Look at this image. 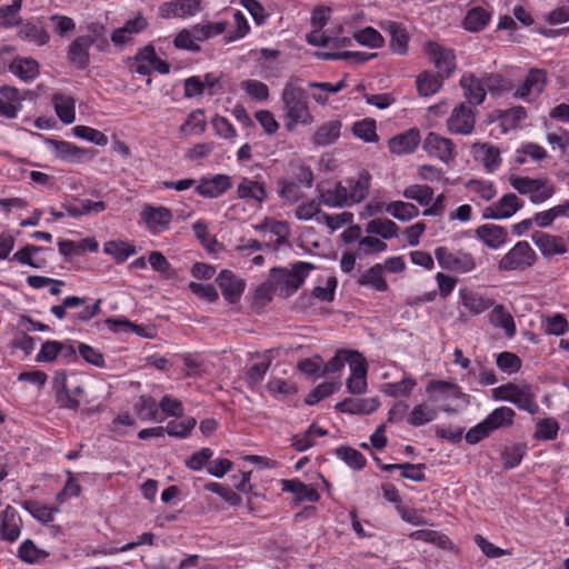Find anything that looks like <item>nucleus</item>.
I'll use <instances>...</instances> for the list:
<instances>
[{
  "mask_svg": "<svg viewBox=\"0 0 569 569\" xmlns=\"http://www.w3.org/2000/svg\"><path fill=\"white\" fill-rule=\"evenodd\" d=\"M281 100L286 117L289 120L286 124L288 130H292L298 123L308 124L312 122L307 103V92L299 86L298 79L291 78L286 82Z\"/></svg>",
  "mask_w": 569,
  "mask_h": 569,
  "instance_id": "obj_1",
  "label": "nucleus"
},
{
  "mask_svg": "<svg viewBox=\"0 0 569 569\" xmlns=\"http://www.w3.org/2000/svg\"><path fill=\"white\" fill-rule=\"evenodd\" d=\"M516 411L507 406H501L491 411L481 422L470 428L466 433V441L476 445L486 439L498 429L509 428L513 425Z\"/></svg>",
  "mask_w": 569,
  "mask_h": 569,
  "instance_id": "obj_2",
  "label": "nucleus"
},
{
  "mask_svg": "<svg viewBox=\"0 0 569 569\" xmlns=\"http://www.w3.org/2000/svg\"><path fill=\"white\" fill-rule=\"evenodd\" d=\"M491 397L496 401H507L519 409L535 415L539 410L532 388L527 382H508L491 389Z\"/></svg>",
  "mask_w": 569,
  "mask_h": 569,
  "instance_id": "obj_3",
  "label": "nucleus"
},
{
  "mask_svg": "<svg viewBox=\"0 0 569 569\" xmlns=\"http://www.w3.org/2000/svg\"><path fill=\"white\" fill-rule=\"evenodd\" d=\"M509 182L520 194L528 196L533 204H541L556 193L555 184L548 179L512 176Z\"/></svg>",
  "mask_w": 569,
  "mask_h": 569,
  "instance_id": "obj_4",
  "label": "nucleus"
},
{
  "mask_svg": "<svg viewBox=\"0 0 569 569\" xmlns=\"http://www.w3.org/2000/svg\"><path fill=\"white\" fill-rule=\"evenodd\" d=\"M537 254L527 241H518L509 249L498 262V270L502 272L523 271L532 267Z\"/></svg>",
  "mask_w": 569,
  "mask_h": 569,
  "instance_id": "obj_5",
  "label": "nucleus"
},
{
  "mask_svg": "<svg viewBox=\"0 0 569 569\" xmlns=\"http://www.w3.org/2000/svg\"><path fill=\"white\" fill-rule=\"evenodd\" d=\"M435 257L442 269L451 272L468 273L477 268L476 258L463 250L451 251L447 247H438Z\"/></svg>",
  "mask_w": 569,
  "mask_h": 569,
  "instance_id": "obj_6",
  "label": "nucleus"
},
{
  "mask_svg": "<svg viewBox=\"0 0 569 569\" xmlns=\"http://www.w3.org/2000/svg\"><path fill=\"white\" fill-rule=\"evenodd\" d=\"M313 269L315 266L312 263L299 261L295 263L290 270L273 268L272 274L283 284L282 290L286 291V296H290L300 288L305 278Z\"/></svg>",
  "mask_w": 569,
  "mask_h": 569,
  "instance_id": "obj_7",
  "label": "nucleus"
},
{
  "mask_svg": "<svg viewBox=\"0 0 569 569\" xmlns=\"http://www.w3.org/2000/svg\"><path fill=\"white\" fill-rule=\"evenodd\" d=\"M523 208V201L512 192L506 193L497 201L486 207L482 212L485 219L506 220Z\"/></svg>",
  "mask_w": 569,
  "mask_h": 569,
  "instance_id": "obj_8",
  "label": "nucleus"
},
{
  "mask_svg": "<svg viewBox=\"0 0 569 569\" xmlns=\"http://www.w3.org/2000/svg\"><path fill=\"white\" fill-rule=\"evenodd\" d=\"M428 400L436 406L439 411L451 412L448 401L457 399L460 396V389L453 383L436 380L430 381L426 388Z\"/></svg>",
  "mask_w": 569,
  "mask_h": 569,
  "instance_id": "obj_9",
  "label": "nucleus"
},
{
  "mask_svg": "<svg viewBox=\"0 0 569 569\" xmlns=\"http://www.w3.org/2000/svg\"><path fill=\"white\" fill-rule=\"evenodd\" d=\"M425 52L439 74L450 77L456 70V56L451 49L438 42L429 41L425 44Z\"/></svg>",
  "mask_w": 569,
  "mask_h": 569,
  "instance_id": "obj_10",
  "label": "nucleus"
},
{
  "mask_svg": "<svg viewBox=\"0 0 569 569\" xmlns=\"http://www.w3.org/2000/svg\"><path fill=\"white\" fill-rule=\"evenodd\" d=\"M140 216L147 229L152 234L168 230L173 220L171 210L163 206L154 207L152 204H144Z\"/></svg>",
  "mask_w": 569,
  "mask_h": 569,
  "instance_id": "obj_11",
  "label": "nucleus"
},
{
  "mask_svg": "<svg viewBox=\"0 0 569 569\" xmlns=\"http://www.w3.org/2000/svg\"><path fill=\"white\" fill-rule=\"evenodd\" d=\"M475 124L476 113L465 103L456 106L447 119V129L452 134L469 136L472 133Z\"/></svg>",
  "mask_w": 569,
  "mask_h": 569,
  "instance_id": "obj_12",
  "label": "nucleus"
},
{
  "mask_svg": "<svg viewBox=\"0 0 569 569\" xmlns=\"http://www.w3.org/2000/svg\"><path fill=\"white\" fill-rule=\"evenodd\" d=\"M422 147L430 157H435L446 164L453 161L456 157L453 142L449 138L442 137L436 132H429L427 134Z\"/></svg>",
  "mask_w": 569,
  "mask_h": 569,
  "instance_id": "obj_13",
  "label": "nucleus"
},
{
  "mask_svg": "<svg viewBox=\"0 0 569 569\" xmlns=\"http://www.w3.org/2000/svg\"><path fill=\"white\" fill-rule=\"evenodd\" d=\"M547 82L546 72L542 70H530L523 82L518 86L513 96L527 102L536 100L543 91Z\"/></svg>",
  "mask_w": 569,
  "mask_h": 569,
  "instance_id": "obj_14",
  "label": "nucleus"
},
{
  "mask_svg": "<svg viewBox=\"0 0 569 569\" xmlns=\"http://www.w3.org/2000/svg\"><path fill=\"white\" fill-rule=\"evenodd\" d=\"M471 151L475 160L481 163L488 173L497 171L502 163L500 149L491 143L476 142L472 144Z\"/></svg>",
  "mask_w": 569,
  "mask_h": 569,
  "instance_id": "obj_15",
  "label": "nucleus"
},
{
  "mask_svg": "<svg viewBox=\"0 0 569 569\" xmlns=\"http://www.w3.org/2000/svg\"><path fill=\"white\" fill-rule=\"evenodd\" d=\"M200 9V0H171L159 7V16L162 19H183L197 14Z\"/></svg>",
  "mask_w": 569,
  "mask_h": 569,
  "instance_id": "obj_16",
  "label": "nucleus"
},
{
  "mask_svg": "<svg viewBox=\"0 0 569 569\" xmlns=\"http://www.w3.org/2000/svg\"><path fill=\"white\" fill-rule=\"evenodd\" d=\"M476 237L486 247L492 250H499L509 242V234L507 228L486 223L476 229Z\"/></svg>",
  "mask_w": 569,
  "mask_h": 569,
  "instance_id": "obj_17",
  "label": "nucleus"
},
{
  "mask_svg": "<svg viewBox=\"0 0 569 569\" xmlns=\"http://www.w3.org/2000/svg\"><path fill=\"white\" fill-rule=\"evenodd\" d=\"M94 43L91 36H79L69 46L67 58L68 61L77 69L83 70L89 66V50Z\"/></svg>",
  "mask_w": 569,
  "mask_h": 569,
  "instance_id": "obj_18",
  "label": "nucleus"
},
{
  "mask_svg": "<svg viewBox=\"0 0 569 569\" xmlns=\"http://www.w3.org/2000/svg\"><path fill=\"white\" fill-rule=\"evenodd\" d=\"M531 239L543 257L565 254L568 251L567 243L561 236L537 231Z\"/></svg>",
  "mask_w": 569,
  "mask_h": 569,
  "instance_id": "obj_19",
  "label": "nucleus"
},
{
  "mask_svg": "<svg viewBox=\"0 0 569 569\" xmlns=\"http://www.w3.org/2000/svg\"><path fill=\"white\" fill-rule=\"evenodd\" d=\"M52 388L58 406L63 409L78 410L80 401L72 395V390L67 381L64 371L56 372L52 379Z\"/></svg>",
  "mask_w": 569,
  "mask_h": 569,
  "instance_id": "obj_20",
  "label": "nucleus"
},
{
  "mask_svg": "<svg viewBox=\"0 0 569 569\" xmlns=\"http://www.w3.org/2000/svg\"><path fill=\"white\" fill-rule=\"evenodd\" d=\"M460 87L466 100L472 106H479L485 101L487 96L486 83L483 77H476L472 73H465L460 81Z\"/></svg>",
  "mask_w": 569,
  "mask_h": 569,
  "instance_id": "obj_21",
  "label": "nucleus"
},
{
  "mask_svg": "<svg viewBox=\"0 0 569 569\" xmlns=\"http://www.w3.org/2000/svg\"><path fill=\"white\" fill-rule=\"evenodd\" d=\"M349 365L350 377L347 379V387L351 393L356 392L353 380L356 378V351L353 350H338L336 356L325 365L322 372H337L341 370L345 365Z\"/></svg>",
  "mask_w": 569,
  "mask_h": 569,
  "instance_id": "obj_22",
  "label": "nucleus"
},
{
  "mask_svg": "<svg viewBox=\"0 0 569 569\" xmlns=\"http://www.w3.org/2000/svg\"><path fill=\"white\" fill-rule=\"evenodd\" d=\"M232 187L228 174H216L211 178H202L196 187V192L204 198H218Z\"/></svg>",
  "mask_w": 569,
  "mask_h": 569,
  "instance_id": "obj_23",
  "label": "nucleus"
},
{
  "mask_svg": "<svg viewBox=\"0 0 569 569\" xmlns=\"http://www.w3.org/2000/svg\"><path fill=\"white\" fill-rule=\"evenodd\" d=\"M22 520L11 506H7L0 513V538L8 542L16 541L21 531Z\"/></svg>",
  "mask_w": 569,
  "mask_h": 569,
  "instance_id": "obj_24",
  "label": "nucleus"
},
{
  "mask_svg": "<svg viewBox=\"0 0 569 569\" xmlns=\"http://www.w3.org/2000/svg\"><path fill=\"white\" fill-rule=\"evenodd\" d=\"M216 281L221 289L223 298L229 303H236L240 299L244 290V281L242 279L236 277L229 270H222Z\"/></svg>",
  "mask_w": 569,
  "mask_h": 569,
  "instance_id": "obj_25",
  "label": "nucleus"
},
{
  "mask_svg": "<svg viewBox=\"0 0 569 569\" xmlns=\"http://www.w3.org/2000/svg\"><path fill=\"white\" fill-rule=\"evenodd\" d=\"M459 301L465 310H467L471 316L481 315L492 306V300L490 298L467 288L459 290Z\"/></svg>",
  "mask_w": 569,
  "mask_h": 569,
  "instance_id": "obj_26",
  "label": "nucleus"
},
{
  "mask_svg": "<svg viewBox=\"0 0 569 569\" xmlns=\"http://www.w3.org/2000/svg\"><path fill=\"white\" fill-rule=\"evenodd\" d=\"M47 144L52 148L54 156L62 161L79 162L86 157H92L91 151L81 149L67 141L48 139Z\"/></svg>",
  "mask_w": 569,
  "mask_h": 569,
  "instance_id": "obj_27",
  "label": "nucleus"
},
{
  "mask_svg": "<svg viewBox=\"0 0 569 569\" xmlns=\"http://www.w3.org/2000/svg\"><path fill=\"white\" fill-rule=\"evenodd\" d=\"M418 129H409L389 140V149L395 154H407L413 152L420 143Z\"/></svg>",
  "mask_w": 569,
  "mask_h": 569,
  "instance_id": "obj_28",
  "label": "nucleus"
},
{
  "mask_svg": "<svg viewBox=\"0 0 569 569\" xmlns=\"http://www.w3.org/2000/svg\"><path fill=\"white\" fill-rule=\"evenodd\" d=\"M237 196L242 200H253L262 203L268 198V192L262 182L249 178H242L237 188Z\"/></svg>",
  "mask_w": 569,
  "mask_h": 569,
  "instance_id": "obj_29",
  "label": "nucleus"
},
{
  "mask_svg": "<svg viewBox=\"0 0 569 569\" xmlns=\"http://www.w3.org/2000/svg\"><path fill=\"white\" fill-rule=\"evenodd\" d=\"M386 213L400 222H409L419 217L420 210L410 201L393 200L386 204Z\"/></svg>",
  "mask_w": 569,
  "mask_h": 569,
  "instance_id": "obj_30",
  "label": "nucleus"
},
{
  "mask_svg": "<svg viewBox=\"0 0 569 569\" xmlns=\"http://www.w3.org/2000/svg\"><path fill=\"white\" fill-rule=\"evenodd\" d=\"M147 24V20L142 16H137L128 20L123 27L116 29L111 34V41L114 44L128 43L132 36L144 30Z\"/></svg>",
  "mask_w": 569,
  "mask_h": 569,
  "instance_id": "obj_31",
  "label": "nucleus"
},
{
  "mask_svg": "<svg viewBox=\"0 0 569 569\" xmlns=\"http://www.w3.org/2000/svg\"><path fill=\"white\" fill-rule=\"evenodd\" d=\"M399 226L387 218H375L366 224V232L372 236H379L381 240H390L399 236Z\"/></svg>",
  "mask_w": 569,
  "mask_h": 569,
  "instance_id": "obj_32",
  "label": "nucleus"
},
{
  "mask_svg": "<svg viewBox=\"0 0 569 569\" xmlns=\"http://www.w3.org/2000/svg\"><path fill=\"white\" fill-rule=\"evenodd\" d=\"M9 70L24 82L32 81L39 76V63L32 58H14L9 64Z\"/></svg>",
  "mask_w": 569,
  "mask_h": 569,
  "instance_id": "obj_33",
  "label": "nucleus"
},
{
  "mask_svg": "<svg viewBox=\"0 0 569 569\" xmlns=\"http://www.w3.org/2000/svg\"><path fill=\"white\" fill-rule=\"evenodd\" d=\"M154 53L156 51L152 46H146L132 59L129 60V70L142 76L150 74L153 67Z\"/></svg>",
  "mask_w": 569,
  "mask_h": 569,
  "instance_id": "obj_34",
  "label": "nucleus"
},
{
  "mask_svg": "<svg viewBox=\"0 0 569 569\" xmlns=\"http://www.w3.org/2000/svg\"><path fill=\"white\" fill-rule=\"evenodd\" d=\"M465 186L472 200L490 201L498 192L496 184L486 179H471Z\"/></svg>",
  "mask_w": 569,
  "mask_h": 569,
  "instance_id": "obj_35",
  "label": "nucleus"
},
{
  "mask_svg": "<svg viewBox=\"0 0 569 569\" xmlns=\"http://www.w3.org/2000/svg\"><path fill=\"white\" fill-rule=\"evenodd\" d=\"M439 409L432 402H421L416 405L408 415V423L413 427H420L433 421L438 416Z\"/></svg>",
  "mask_w": 569,
  "mask_h": 569,
  "instance_id": "obj_36",
  "label": "nucleus"
},
{
  "mask_svg": "<svg viewBox=\"0 0 569 569\" xmlns=\"http://www.w3.org/2000/svg\"><path fill=\"white\" fill-rule=\"evenodd\" d=\"M386 30L390 34V48L397 54H406L408 51L409 34L407 30L399 23L388 21Z\"/></svg>",
  "mask_w": 569,
  "mask_h": 569,
  "instance_id": "obj_37",
  "label": "nucleus"
},
{
  "mask_svg": "<svg viewBox=\"0 0 569 569\" xmlns=\"http://www.w3.org/2000/svg\"><path fill=\"white\" fill-rule=\"evenodd\" d=\"M401 196L407 200L417 202L426 209L432 200L433 189L428 184L412 183L401 191Z\"/></svg>",
  "mask_w": 569,
  "mask_h": 569,
  "instance_id": "obj_38",
  "label": "nucleus"
},
{
  "mask_svg": "<svg viewBox=\"0 0 569 569\" xmlns=\"http://www.w3.org/2000/svg\"><path fill=\"white\" fill-rule=\"evenodd\" d=\"M282 490L293 493L298 501L315 502L319 499V493L316 489L305 485L298 479L282 480Z\"/></svg>",
  "mask_w": 569,
  "mask_h": 569,
  "instance_id": "obj_39",
  "label": "nucleus"
},
{
  "mask_svg": "<svg viewBox=\"0 0 569 569\" xmlns=\"http://www.w3.org/2000/svg\"><path fill=\"white\" fill-rule=\"evenodd\" d=\"M52 101L58 118L66 124L72 123L76 119L74 99L63 93H56Z\"/></svg>",
  "mask_w": 569,
  "mask_h": 569,
  "instance_id": "obj_40",
  "label": "nucleus"
},
{
  "mask_svg": "<svg viewBox=\"0 0 569 569\" xmlns=\"http://www.w3.org/2000/svg\"><path fill=\"white\" fill-rule=\"evenodd\" d=\"M17 36L29 42H33L38 46H44L49 42V33L43 27L37 26L30 21L21 24Z\"/></svg>",
  "mask_w": 569,
  "mask_h": 569,
  "instance_id": "obj_41",
  "label": "nucleus"
},
{
  "mask_svg": "<svg viewBox=\"0 0 569 569\" xmlns=\"http://www.w3.org/2000/svg\"><path fill=\"white\" fill-rule=\"evenodd\" d=\"M490 321L495 327L503 329L507 337L512 338L516 335V322L512 316L505 310L503 306L497 305L492 309Z\"/></svg>",
  "mask_w": 569,
  "mask_h": 569,
  "instance_id": "obj_42",
  "label": "nucleus"
},
{
  "mask_svg": "<svg viewBox=\"0 0 569 569\" xmlns=\"http://www.w3.org/2000/svg\"><path fill=\"white\" fill-rule=\"evenodd\" d=\"M489 21L490 13L481 7H475L467 12L462 26L468 31L477 32L486 28Z\"/></svg>",
  "mask_w": 569,
  "mask_h": 569,
  "instance_id": "obj_43",
  "label": "nucleus"
},
{
  "mask_svg": "<svg viewBox=\"0 0 569 569\" xmlns=\"http://www.w3.org/2000/svg\"><path fill=\"white\" fill-rule=\"evenodd\" d=\"M358 282L380 292L387 291L388 289V283L383 278L382 264L380 263L375 264L366 271L360 279H358Z\"/></svg>",
  "mask_w": 569,
  "mask_h": 569,
  "instance_id": "obj_44",
  "label": "nucleus"
},
{
  "mask_svg": "<svg viewBox=\"0 0 569 569\" xmlns=\"http://www.w3.org/2000/svg\"><path fill=\"white\" fill-rule=\"evenodd\" d=\"M22 507L26 511H28L34 519L42 523H49L53 521L54 513L59 511L56 507H49L44 505H40L36 500H26L22 503Z\"/></svg>",
  "mask_w": 569,
  "mask_h": 569,
  "instance_id": "obj_45",
  "label": "nucleus"
},
{
  "mask_svg": "<svg viewBox=\"0 0 569 569\" xmlns=\"http://www.w3.org/2000/svg\"><path fill=\"white\" fill-rule=\"evenodd\" d=\"M443 76L437 73L433 74L431 72H423L417 78V88L421 96L430 97L437 93L442 87V78Z\"/></svg>",
  "mask_w": 569,
  "mask_h": 569,
  "instance_id": "obj_46",
  "label": "nucleus"
},
{
  "mask_svg": "<svg viewBox=\"0 0 569 569\" xmlns=\"http://www.w3.org/2000/svg\"><path fill=\"white\" fill-rule=\"evenodd\" d=\"M107 208L103 201L80 200L79 204H64V209L70 217L79 218L89 213H99Z\"/></svg>",
  "mask_w": 569,
  "mask_h": 569,
  "instance_id": "obj_47",
  "label": "nucleus"
},
{
  "mask_svg": "<svg viewBox=\"0 0 569 569\" xmlns=\"http://www.w3.org/2000/svg\"><path fill=\"white\" fill-rule=\"evenodd\" d=\"M547 150L533 142H526L520 146L516 151L515 160L518 164L527 162V157L533 161H540L547 158Z\"/></svg>",
  "mask_w": 569,
  "mask_h": 569,
  "instance_id": "obj_48",
  "label": "nucleus"
},
{
  "mask_svg": "<svg viewBox=\"0 0 569 569\" xmlns=\"http://www.w3.org/2000/svg\"><path fill=\"white\" fill-rule=\"evenodd\" d=\"M341 124L338 121H330L321 126L313 134V142L317 146H328L335 142L340 136Z\"/></svg>",
  "mask_w": 569,
  "mask_h": 569,
  "instance_id": "obj_49",
  "label": "nucleus"
},
{
  "mask_svg": "<svg viewBox=\"0 0 569 569\" xmlns=\"http://www.w3.org/2000/svg\"><path fill=\"white\" fill-rule=\"evenodd\" d=\"M40 251H44V248L38 247V246H33V244H27L26 247H23L22 249L17 251L13 254L12 259L18 261V262H20L21 264H28V266H30L32 268L41 269V268H44L46 260L44 259H33L32 258L33 253H37V252H40Z\"/></svg>",
  "mask_w": 569,
  "mask_h": 569,
  "instance_id": "obj_50",
  "label": "nucleus"
},
{
  "mask_svg": "<svg viewBox=\"0 0 569 569\" xmlns=\"http://www.w3.org/2000/svg\"><path fill=\"white\" fill-rule=\"evenodd\" d=\"M196 425V419L192 417H188L182 421L171 420L163 428L164 433H168L170 437L184 439L191 433Z\"/></svg>",
  "mask_w": 569,
  "mask_h": 569,
  "instance_id": "obj_51",
  "label": "nucleus"
},
{
  "mask_svg": "<svg viewBox=\"0 0 569 569\" xmlns=\"http://www.w3.org/2000/svg\"><path fill=\"white\" fill-rule=\"evenodd\" d=\"M388 246L385 241L372 234L366 237H358V258L362 256H369L375 253L385 252Z\"/></svg>",
  "mask_w": 569,
  "mask_h": 569,
  "instance_id": "obj_52",
  "label": "nucleus"
},
{
  "mask_svg": "<svg viewBox=\"0 0 569 569\" xmlns=\"http://www.w3.org/2000/svg\"><path fill=\"white\" fill-rule=\"evenodd\" d=\"M527 117L526 109L523 107H513L508 110L501 111L499 114V121L505 131L516 129L522 120Z\"/></svg>",
  "mask_w": 569,
  "mask_h": 569,
  "instance_id": "obj_53",
  "label": "nucleus"
},
{
  "mask_svg": "<svg viewBox=\"0 0 569 569\" xmlns=\"http://www.w3.org/2000/svg\"><path fill=\"white\" fill-rule=\"evenodd\" d=\"M134 411L141 420H156L158 416V405L150 396H141L134 403Z\"/></svg>",
  "mask_w": 569,
  "mask_h": 569,
  "instance_id": "obj_54",
  "label": "nucleus"
},
{
  "mask_svg": "<svg viewBox=\"0 0 569 569\" xmlns=\"http://www.w3.org/2000/svg\"><path fill=\"white\" fill-rule=\"evenodd\" d=\"M416 380L410 377H403L398 382L386 383L382 391L389 397H408L416 387Z\"/></svg>",
  "mask_w": 569,
  "mask_h": 569,
  "instance_id": "obj_55",
  "label": "nucleus"
},
{
  "mask_svg": "<svg viewBox=\"0 0 569 569\" xmlns=\"http://www.w3.org/2000/svg\"><path fill=\"white\" fill-rule=\"evenodd\" d=\"M278 184L280 197L288 203H295L303 196L301 186L292 179H280Z\"/></svg>",
  "mask_w": 569,
  "mask_h": 569,
  "instance_id": "obj_56",
  "label": "nucleus"
},
{
  "mask_svg": "<svg viewBox=\"0 0 569 569\" xmlns=\"http://www.w3.org/2000/svg\"><path fill=\"white\" fill-rule=\"evenodd\" d=\"M308 87L311 89L323 91V94L312 93V98L318 103H326L328 101L329 94L337 93L346 87V82L343 80L338 81L337 83L330 82H309Z\"/></svg>",
  "mask_w": 569,
  "mask_h": 569,
  "instance_id": "obj_57",
  "label": "nucleus"
},
{
  "mask_svg": "<svg viewBox=\"0 0 569 569\" xmlns=\"http://www.w3.org/2000/svg\"><path fill=\"white\" fill-rule=\"evenodd\" d=\"M104 252L112 256L117 262H123L136 253V248L127 242L109 241L104 244Z\"/></svg>",
  "mask_w": 569,
  "mask_h": 569,
  "instance_id": "obj_58",
  "label": "nucleus"
},
{
  "mask_svg": "<svg viewBox=\"0 0 569 569\" xmlns=\"http://www.w3.org/2000/svg\"><path fill=\"white\" fill-rule=\"evenodd\" d=\"M206 120L202 110L192 111L187 121L180 127V132L187 134H201L206 130Z\"/></svg>",
  "mask_w": 569,
  "mask_h": 569,
  "instance_id": "obj_59",
  "label": "nucleus"
},
{
  "mask_svg": "<svg viewBox=\"0 0 569 569\" xmlns=\"http://www.w3.org/2000/svg\"><path fill=\"white\" fill-rule=\"evenodd\" d=\"M22 0H12L11 4L0 7V27L9 28L19 22Z\"/></svg>",
  "mask_w": 569,
  "mask_h": 569,
  "instance_id": "obj_60",
  "label": "nucleus"
},
{
  "mask_svg": "<svg viewBox=\"0 0 569 569\" xmlns=\"http://www.w3.org/2000/svg\"><path fill=\"white\" fill-rule=\"evenodd\" d=\"M559 423L552 419H541L536 425L535 438L538 440H553L557 438Z\"/></svg>",
  "mask_w": 569,
  "mask_h": 569,
  "instance_id": "obj_61",
  "label": "nucleus"
},
{
  "mask_svg": "<svg viewBox=\"0 0 569 569\" xmlns=\"http://www.w3.org/2000/svg\"><path fill=\"white\" fill-rule=\"evenodd\" d=\"M525 452L526 448L521 445L506 447L501 453L503 467L507 469H513L518 467L522 461Z\"/></svg>",
  "mask_w": 569,
  "mask_h": 569,
  "instance_id": "obj_62",
  "label": "nucleus"
},
{
  "mask_svg": "<svg viewBox=\"0 0 569 569\" xmlns=\"http://www.w3.org/2000/svg\"><path fill=\"white\" fill-rule=\"evenodd\" d=\"M497 367L505 373L511 375L516 373L521 368V360L520 358L508 351H503L498 355L496 360Z\"/></svg>",
  "mask_w": 569,
  "mask_h": 569,
  "instance_id": "obj_63",
  "label": "nucleus"
},
{
  "mask_svg": "<svg viewBox=\"0 0 569 569\" xmlns=\"http://www.w3.org/2000/svg\"><path fill=\"white\" fill-rule=\"evenodd\" d=\"M47 556L48 553L39 549L30 539L24 540L19 548V557L29 563L44 559Z\"/></svg>",
  "mask_w": 569,
  "mask_h": 569,
  "instance_id": "obj_64",
  "label": "nucleus"
}]
</instances>
